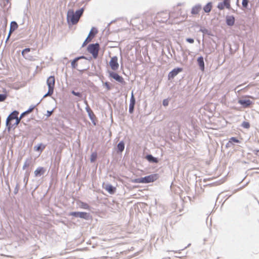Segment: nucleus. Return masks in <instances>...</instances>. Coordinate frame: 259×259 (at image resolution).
<instances>
[{
  "instance_id": "nucleus-1",
  "label": "nucleus",
  "mask_w": 259,
  "mask_h": 259,
  "mask_svg": "<svg viewBox=\"0 0 259 259\" xmlns=\"http://www.w3.org/2000/svg\"><path fill=\"white\" fill-rule=\"evenodd\" d=\"M83 9L81 8L75 12L72 9H69L67 13V21L69 24H76L83 13Z\"/></svg>"
},
{
  "instance_id": "nucleus-2",
  "label": "nucleus",
  "mask_w": 259,
  "mask_h": 259,
  "mask_svg": "<svg viewBox=\"0 0 259 259\" xmlns=\"http://www.w3.org/2000/svg\"><path fill=\"white\" fill-rule=\"evenodd\" d=\"M157 178V175H151L143 178L136 179L133 182L137 183H149L154 182Z\"/></svg>"
},
{
  "instance_id": "nucleus-3",
  "label": "nucleus",
  "mask_w": 259,
  "mask_h": 259,
  "mask_svg": "<svg viewBox=\"0 0 259 259\" xmlns=\"http://www.w3.org/2000/svg\"><path fill=\"white\" fill-rule=\"evenodd\" d=\"M55 81V77L53 76H50L48 78L47 83L48 86V93L43 96V98H45L48 96H51L53 94L54 92Z\"/></svg>"
},
{
  "instance_id": "nucleus-4",
  "label": "nucleus",
  "mask_w": 259,
  "mask_h": 259,
  "mask_svg": "<svg viewBox=\"0 0 259 259\" xmlns=\"http://www.w3.org/2000/svg\"><path fill=\"white\" fill-rule=\"evenodd\" d=\"M99 45L97 43L90 44L88 47V51L92 54L94 58H96L98 55Z\"/></svg>"
},
{
  "instance_id": "nucleus-5",
  "label": "nucleus",
  "mask_w": 259,
  "mask_h": 259,
  "mask_svg": "<svg viewBox=\"0 0 259 259\" xmlns=\"http://www.w3.org/2000/svg\"><path fill=\"white\" fill-rule=\"evenodd\" d=\"M69 215L76 218L84 219L87 220H89L90 217L89 213L84 212H71Z\"/></svg>"
},
{
  "instance_id": "nucleus-6",
  "label": "nucleus",
  "mask_w": 259,
  "mask_h": 259,
  "mask_svg": "<svg viewBox=\"0 0 259 259\" xmlns=\"http://www.w3.org/2000/svg\"><path fill=\"white\" fill-rule=\"evenodd\" d=\"M19 112L17 111H14L12 112L7 117L6 120V125L8 127V129L10 130L11 126H10V121L13 119H15L17 118Z\"/></svg>"
},
{
  "instance_id": "nucleus-7",
  "label": "nucleus",
  "mask_w": 259,
  "mask_h": 259,
  "mask_svg": "<svg viewBox=\"0 0 259 259\" xmlns=\"http://www.w3.org/2000/svg\"><path fill=\"white\" fill-rule=\"evenodd\" d=\"M117 57L116 56H114L111 58L109 62V65L111 69L113 70H117L119 67V64L117 62Z\"/></svg>"
},
{
  "instance_id": "nucleus-8",
  "label": "nucleus",
  "mask_w": 259,
  "mask_h": 259,
  "mask_svg": "<svg viewBox=\"0 0 259 259\" xmlns=\"http://www.w3.org/2000/svg\"><path fill=\"white\" fill-rule=\"evenodd\" d=\"M109 75L111 77L120 83H123L124 82L123 78L114 72H109Z\"/></svg>"
},
{
  "instance_id": "nucleus-9",
  "label": "nucleus",
  "mask_w": 259,
  "mask_h": 259,
  "mask_svg": "<svg viewBox=\"0 0 259 259\" xmlns=\"http://www.w3.org/2000/svg\"><path fill=\"white\" fill-rule=\"evenodd\" d=\"M182 70V68H177L174 69L172 71H171L168 75V77L169 79L173 78L174 77H175L176 75H178L179 73L181 72Z\"/></svg>"
},
{
  "instance_id": "nucleus-10",
  "label": "nucleus",
  "mask_w": 259,
  "mask_h": 259,
  "mask_svg": "<svg viewBox=\"0 0 259 259\" xmlns=\"http://www.w3.org/2000/svg\"><path fill=\"white\" fill-rule=\"evenodd\" d=\"M238 102L245 108L248 107L252 103L251 101L249 99H240Z\"/></svg>"
},
{
  "instance_id": "nucleus-11",
  "label": "nucleus",
  "mask_w": 259,
  "mask_h": 259,
  "mask_svg": "<svg viewBox=\"0 0 259 259\" xmlns=\"http://www.w3.org/2000/svg\"><path fill=\"white\" fill-rule=\"evenodd\" d=\"M103 188L111 194H113L115 191V188L109 184H105Z\"/></svg>"
},
{
  "instance_id": "nucleus-12",
  "label": "nucleus",
  "mask_w": 259,
  "mask_h": 259,
  "mask_svg": "<svg viewBox=\"0 0 259 259\" xmlns=\"http://www.w3.org/2000/svg\"><path fill=\"white\" fill-rule=\"evenodd\" d=\"M45 172V170L43 167H39L34 171V175L35 177H40L43 175Z\"/></svg>"
},
{
  "instance_id": "nucleus-13",
  "label": "nucleus",
  "mask_w": 259,
  "mask_h": 259,
  "mask_svg": "<svg viewBox=\"0 0 259 259\" xmlns=\"http://www.w3.org/2000/svg\"><path fill=\"white\" fill-rule=\"evenodd\" d=\"M197 62L200 69L202 71H203L204 70V63L203 61V58L202 56L198 57L197 59Z\"/></svg>"
},
{
  "instance_id": "nucleus-14",
  "label": "nucleus",
  "mask_w": 259,
  "mask_h": 259,
  "mask_svg": "<svg viewBox=\"0 0 259 259\" xmlns=\"http://www.w3.org/2000/svg\"><path fill=\"white\" fill-rule=\"evenodd\" d=\"M201 9V6L200 5H197L192 9L191 13L193 14H197Z\"/></svg>"
},
{
  "instance_id": "nucleus-15",
  "label": "nucleus",
  "mask_w": 259,
  "mask_h": 259,
  "mask_svg": "<svg viewBox=\"0 0 259 259\" xmlns=\"http://www.w3.org/2000/svg\"><path fill=\"white\" fill-rule=\"evenodd\" d=\"M146 159L150 162L157 163L158 160L156 158L153 157L152 155L149 154L146 156Z\"/></svg>"
},
{
  "instance_id": "nucleus-16",
  "label": "nucleus",
  "mask_w": 259,
  "mask_h": 259,
  "mask_svg": "<svg viewBox=\"0 0 259 259\" xmlns=\"http://www.w3.org/2000/svg\"><path fill=\"white\" fill-rule=\"evenodd\" d=\"M235 19L233 16H228L227 17L226 23L229 26H232L234 25Z\"/></svg>"
},
{
  "instance_id": "nucleus-17",
  "label": "nucleus",
  "mask_w": 259,
  "mask_h": 259,
  "mask_svg": "<svg viewBox=\"0 0 259 259\" xmlns=\"http://www.w3.org/2000/svg\"><path fill=\"white\" fill-rule=\"evenodd\" d=\"M18 28V24L15 21H12L10 25V33L13 32Z\"/></svg>"
},
{
  "instance_id": "nucleus-18",
  "label": "nucleus",
  "mask_w": 259,
  "mask_h": 259,
  "mask_svg": "<svg viewBox=\"0 0 259 259\" xmlns=\"http://www.w3.org/2000/svg\"><path fill=\"white\" fill-rule=\"evenodd\" d=\"M117 149L119 152H121L124 149V143L123 141H120L117 145Z\"/></svg>"
},
{
  "instance_id": "nucleus-19",
  "label": "nucleus",
  "mask_w": 259,
  "mask_h": 259,
  "mask_svg": "<svg viewBox=\"0 0 259 259\" xmlns=\"http://www.w3.org/2000/svg\"><path fill=\"white\" fill-rule=\"evenodd\" d=\"M211 8H212L211 3H208L206 5H205L204 6V7L203 8V10L205 12L209 13L211 11Z\"/></svg>"
},
{
  "instance_id": "nucleus-20",
  "label": "nucleus",
  "mask_w": 259,
  "mask_h": 259,
  "mask_svg": "<svg viewBox=\"0 0 259 259\" xmlns=\"http://www.w3.org/2000/svg\"><path fill=\"white\" fill-rule=\"evenodd\" d=\"M30 49L29 48H26L23 50L22 52V55L25 57L26 59H29V56L27 55V54L30 52Z\"/></svg>"
},
{
  "instance_id": "nucleus-21",
  "label": "nucleus",
  "mask_w": 259,
  "mask_h": 259,
  "mask_svg": "<svg viewBox=\"0 0 259 259\" xmlns=\"http://www.w3.org/2000/svg\"><path fill=\"white\" fill-rule=\"evenodd\" d=\"M31 162V158H28V159H26L24 163L23 166V169H25V168L28 167L30 165Z\"/></svg>"
},
{
  "instance_id": "nucleus-22",
  "label": "nucleus",
  "mask_w": 259,
  "mask_h": 259,
  "mask_svg": "<svg viewBox=\"0 0 259 259\" xmlns=\"http://www.w3.org/2000/svg\"><path fill=\"white\" fill-rule=\"evenodd\" d=\"M86 111L88 112L90 118H91V119L92 120L93 119V117L95 116L94 113L89 107L86 108Z\"/></svg>"
},
{
  "instance_id": "nucleus-23",
  "label": "nucleus",
  "mask_w": 259,
  "mask_h": 259,
  "mask_svg": "<svg viewBox=\"0 0 259 259\" xmlns=\"http://www.w3.org/2000/svg\"><path fill=\"white\" fill-rule=\"evenodd\" d=\"M83 57H77L75 58L72 62H71V66L73 68H76L77 64L76 62L80 59V58H83Z\"/></svg>"
},
{
  "instance_id": "nucleus-24",
  "label": "nucleus",
  "mask_w": 259,
  "mask_h": 259,
  "mask_svg": "<svg viewBox=\"0 0 259 259\" xmlns=\"http://www.w3.org/2000/svg\"><path fill=\"white\" fill-rule=\"evenodd\" d=\"M41 146H42L41 144H40L39 145H38L37 146H34V150L35 151L41 152L43 150V149L45 148V146H43L42 148H41Z\"/></svg>"
},
{
  "instance_id": "nucleus-25",
  "label": "nucleus",
  "mask_w": 259,
  "mask_h": 259,
  "mask_svg": "<svg viewBox=\"0 0 259 259\" xmlns=\"http://www.w3.org/2000/svg\"><path fill=\"white\" fill-rule=\"evenodd\" d=\"M97 157V154L96 152L93 153L91 155L90 160L92 162H94Z\"/></svg>"
},
{
  "instance_id": "nucleus-26",
  "label": "nucleus",
  "mask_w": 259,
  "mask_h": 259,
  "mask_svg": "<svg viewBox=\"0 0 259 259\" xmlns=\"http://www.w3.org/2000/svg\"><path fill=\"white\" fill-rule=\"evenodd\" d=\"M80 207L82 208L85 209H89L90 206L86 203L81 202L80 204Z\"/></svg>"
},
{
  "instance_id": "nucleus-27",
  "label": "nucleus",
  "mask_w": 259,
  "mask_h": 259,
  "mask_svg": "<svg viewBox=\"0 0 259 259\" xmlns=\"http://www.w3.org/2000/svg\"><path fill=\"white\" fill-rule=\"evenodd\" d=\"M159 15H163L164 20H161L162 22H164L169 18V14L167 13H161Z\"/></svg>"
},
{
  "instance_id": "nucleus-28",
  "label": "nucleus",
  "mask_w": 259,
  "mask_h": 259,
  "mask_svg": "<svg viewBox=\"0 0 259 259\" xmlns=\"http://www.w3.org/2000/svg\"><path fill=\"white\" fill-rule=\"evenodd\" d=\"M93 28H92L91 29V30L90 31V33L89 34L88 37L89 38H92L93 37H94L95 35L97 33V30H96L95 32H93Z\"/></svg>"
},
{
  "instance_id": "nucleus-29",
  "label": "nucleus",
  "mask_w": 259,
  "mask_h": 259,
  "mask_svg": "<svg viewBox=\"0 0 259 259\" xmlns=\"http://www.w3.org/2000/svg\"><path fill=\"white\" fill-rule=\"evenodd\" d=\"M242 126L245 128H249L250 127V124L248 122L243 121L242 123Z\"/></svg>"
},
{
  "instance_id": "nucleus-30",
  "label": "nucleus",
  "mask_w": 259,
  "mask_h": 259,
  "mask_svg": "<svg viewBox=\"0 0 259 259\" xmlns=\"http://www.w3.org/2000/svg\"><path fill=\"white\" fill-rule=\"evenodd\" d=\"M71 93L73 95L77 96L79 98H81L82 97V94L80 93H79V92H76L74 91H71Z\"/></svg>"
},
{
  "instance_id": "nucleus-31",
  "label": "nucleus",
  "mask_w": 259,
  "mask_h": 259,
  "mask_svg": "<svg viewBox=\"0 0 259 259\" xmlns=\"http://www.w3.org/2000/svg\"><path fill=\"white\" fill-rule=\"evenodd\" d=\"M223 3L227 8L230 7V0H224Z\"/></svg>"
},
{
  "instance_id": "nucleus-32",
  "label": "nucleus",
  "mask_w": 259,
  "mask_h": 259,
  "mask_svg": "<svg viewBox=\"0 0 259 259\" xmlns=\"http://www.w3.org/2000/svg\"><path fill=\"white\" fill-rule=\"evenodd\" d=\"M131 105H134L135 104V99L134 98V95H133V94L132 93V96H131V100H130V104Z\"/></svg>"
},
{
  "instance_id": "nucleus-33",
  "label": "nucleus",
  "mask_w": 259,
  "mask_h": 259,
  "mask_svg": "<svg viewBox=\"0 0 259 259\" xmlns=\"http://www.w3.org/2000/svg\"><path fill=\"white\" fill-rule=\"evenodd\" d=\"M248 0H243L242 1V5L244 8H246L248 6Z\"/></svg>"
},
{
  "instance_id": "nucleus-34",
  "label": "nucleus",
  "mask_w": 259,
  "mask_h": 259,
  "mask_svg": "<svg viewBox=\"0 0 259 259\" xmlns=\"http://www.w3.org/2000/svg\"><path fill=\"white\" fill-rule=\"evenodd\" d=\"M6 95L5 94H0V102H3L6 99Z\"/></svg>"
},
{
  "instance_id": "nucleus-35",
  "label": "nucleus",
  "mask_w": 259,
  "mask_h": 259,
  "mask_svg": "<svg viewBox=\"0 0 259 259\" xmlns=\"http://www.w3.org/2000/svg\"><path fill=\"white\" fill-rule=\"evenodd\" d=\"M225 6L223 3H220L218 4V8L220 10H223Z\"/></svg>"
},
{
  "instance_id": "nucleus-36",
  "label": "nucleus",
  "mask_w": 259,
  "mask_h": 259,
  "mask_svg": "<svg viewBox=\"0 0 259 259\" xmlns=\"http://www.w3.org/2000/svg\"><path fill=\"white\" fill-rule=\"evenodd\" d=\"M35 106H31L26 111V112L28 114L29 113H30L33 109L34 108H35Z\"/></svg>"
},
{
  "instance_id": "nucleus-37",
  "label": "nucleus",
  "mask_w": 259,
  "mask_h": 259,
  "mask_svg": "<svg viewBox=\"0 0 259 259\" xmlns=\"http://www.w3.org/2000/svg\"><path fill=\"white\" fill-rule=\"evenodd\" d=\"M134 105H131L130 104V106H129V112L130 113H132L134 111Z\"/></svg>"
},
{
  "instance_id": "nucleus-38",
  "label": "nucleus",
  "mask_w": 259,
  "mask_h": 259,
  "mask_svg": "<svg viewBox=\"0 0 259 259\" xmlns=\"http://www.w3.org/2000/svg\"><path fill=\"white\" fill-rule=\"evenodd\" d=\"M229 142H230L238 143L239 142V140L238 139H237L236 138L232 137V138H231L230 139Z\"/></svg>"
},
{
  "instance_id": "nucleus-39",
  "label": "nucleus",
  "mask_w": 259,
  "mask_h": 259,
  "mask_svg": "<svg viewBox=\"0 0 259 259\" xmlns=\"http://www.w3.org/2000/svg\"><path fill=\"white\" fill-rule=\"evenodd\" d=\"M200 31H201L202 33L205 34H207L209 35V33H208V30L205 28H201L200 30Z\"/></svg>"
},
{
  "instance_id": "nucleus-40",
  "label": "nucleus",
  "mask_w": 259,
  "mask_h": 259,
  "mask_svg": "<svg viewBox=\"0 0 259 259\" xmlns=\"http://www.w3.org/2000/svg\"><path fill=\"white\" fill-rule=\"evenodd\" d=\"M168 103H169V102H168V100L167 99H164L163 101L162 104H163V106H167L168 105Z\"/></svg>"
},
{
  "instance_id": "nucleus-41",
  "label": "nucleus",
  "mask_w": 259,
  "mask_h": 259,
  "mask_svg": "<svg viewBox=\"0 0 259 259\" xmlns=\"http://www.w3.org/2000/svg\"><path fill=\"white\" fill-rule=\"evenodd\" d=\"M91 39H92V38H89L87 37L86 38V39L84 40V41L83 42V43L82 44V47L85 46L87 42L90 41L91 40Z\"/></svg>"
},
{
  "instance_id": "nucleus-42",
  "label": "nucleus",
  "mask_w": 259,
  "mask_h": 259,
  "mask_svg": "<svg viewBox=\"0 0 259 259\" xmlns=\"http://www.w3.org/2000/svg\"><path fill=\"white\" fill-rule=\"evenodd\" d=\"M186 41L189 43L192 44L194 42V39L191 38H188L186 39Z\"/></svg>"
},
{
  "instance_id": "nucleus-43",
  "label": "nucleus",
  "mask_w": 259,
  "mask_h": 259,
  "mask_svg": "<svg viewBox=\"0 0 259 259\" xmlns=\"http://www.w3.org/2000/svg\"><path fill=\"white\" fill-rule=\"evenodd\" d=\"M18 190H19V184H17L16 186V188L15 189L14 193L15 194L17 193Z\"/></svg>"
},
{
  "instance_id": "nucleus-44",
  "label": "nucleus",
  "mask_w": 259,
  "mask_h": 259,
  "mask_svg": "<svg viewBox=\"0 0 259 259\" xmlns=\"http://www.w3.org/2000/svg\"><path fill=\"white\" fill-rule=\"evenodd\" d=\"M21 119L20 118V117H18V116L17 117V118L15 119L16 124H19V123L20 122Z\"/></svg>"
},
{
  "instance_id": "nucleus-45",
  "label": "nucleus",
  "mask_w": 259,
  "mask_h": 259,
  "mask_svg": "<svg viewBox=\"0 0 259 259\" xmlns=\"http://www.w3.org/2000/svg\"><path fill=\"white\" fill-rule=\"evenodd\" d=\"M27 114V113L26 112V111H25V112H23V113L21 114V115H20V118L22 119V118L24 117V115H26V114Z\"/></svg>"
},
{
  "instance_id": "nucleus-46",
  "label": "nucleus",
  "mask_w": 259,
  "mask_h": 259,
  "mask_svg": "<svg viewBox=\"0 0 259 259\" xmlns=\"http://www.w3.org/2000/svg\"><path fill=\"white\" fill-rule=\"evenodd\" d=\"M28 181V177L27 176H25L24 178V182L25 183V185L27 184Z\"/></svg>"
},
{
  "instance_id": "nucleus-47",
  "label": "nucleus",
  "mask_w": 259,
  "mask_h": 259,
  "mask_svg": "<svg viewBox=\"0 0 259 259\" xmlns=\"http://www.w3.org/2000/svg\"><path fill=\"white\" fill-rule=\"evenodd\" d=\"M52 112H53V111H48V112H47V113H48L47 116H51V115L52 114Z\"/></svg>"
},
{
  "instance_id": "nucleus-48",
  "label": "nucleus",
  "mask_w": 259,
  "mask_h": 259,
  "mask_svg": "<svg viewBox=\"0 0 259 259\" xmlns=\"http://www.w3.org/2000/svg\"><path fill=\"white\" fill-rule=\"evenodd\" d=\"M12 33H10V30L9 31V33L8 34V37L7 38V39H6V41L9 39V37H10V35Z\"/></svg>"
},
{
  "instance_id": "nucleus-49",
  "label": "nucleus",
  "mask_w": 259,
  "mask_h": 259,
  "mask_svg": "<svg viewBox=\"0 0 259 259\" xmlns=\"http://www.w3.org/2000/svg\"><path fill=\"white\" fill-rule=\"evenodd\" d=\"M105 85L106 86V87L108 89H109V86L107 82L105 83Z\"/></svg>"
},
{
  "instance_id": "nucleus-50",
  "label": "nucleus",
  "mask_w": 259,
  "mask_h": 259,
  "mask_svg": "<svg viewBox=\"0 0 259 259\" xmlns=\"http://www.w3.org/2000/svg\"><path fill=\"white\" fill-rule=\"evenodd\" d=\"M18 124H16V121H15V122L14 123L13 125H17Z\"/></svg>"
},
{
  "instance_id": "nucleus-51",
  "label": "nucleus",
  "mask_w": 259,
  "mask_h": 259,
  "mask_svg": "<svg viewBox=\"0 0 259 259\" xmlns=\"http://www.w3.org/2000/svg\"><path fill=\"white\" fill-rule=\"evenodd\" d=\"M6 1H7V3H8L10 0H6Z\"/></svg>"
}]
</instances>
